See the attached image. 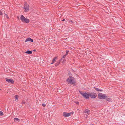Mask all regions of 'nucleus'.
I'll use <instances>...</instances> for the list:
<instances>
[{"instance_id": "nucleus-1", "label": "nucleus", "mask_w": 125, "mask_h": 125, "mask_svg": "<svg viewBox=\"0 0 125 125\" xmlns=\"http://www.w3.org/2000/svg\"><path fill=\"white\" fill-rule=\"evenodd\" d=\"M66 81L68 83H70L72 84H74L75 83V82L74 80V78L71 76H70L67 78Z\"/></svg>"}, {"instance_id": "nucleus-2", "label": "nucleus", "mask_w": 125, "mask_h": 125, "mask_svg": "<svg viewBox=\"0 0 125 125\" xmlns=\"http://www.w3.org/2000/svg\"><path fill=\"white\" fill-rule=\"evenodd\" d=\"M21 16L20 19L22 22L26 23H29L30 21L28 19L25 18L22 15H21Z\"/></svg>"}, {"instance_id": "nucleus-3", "label": "nucleus", "mask_w": 125, "mask_h": 125, "mask_svg": "<svg viewBox=\"0 0 125 125\" xmlns=\"http://www.w3.org/2000/svg\"><path fill=\"white\" fill-rule=\"evenodd\" d=\"M98 96V98L101 99H105L107 97L105 94L101 93H99Z\"/></svg>"}, {"instance_id": "nucleus-4", "label": "nucleus", "mask_w": 125, "mask_h": 125, "mask_svg": "<svg viewBox=\"0 0 125 125\" xmlns=\"http://www.w3.org/2000/svg\"><path fill=\"white\" fill-rule=\"evenodd\" d=\"M97 96L96 94L94 92H91L89 93V96L91 98H95Z\"/></svg>"}, {"instance_id": "nucleus-5", "label": "nucleus", "mask_w": 125, "mask_h": 125, "mask_svg": "<svg viewBox=\"0 0 125 125\" xmlns=\"http://www.w3.org/2000/svg\"><path fill=\"white\" fill-rule=\"evenodd\" d=\"M24 8L25 9L24 11L25 12L28 11L29 10V6L27 3L25 4Z\"/></svg>"}, {"instance_id": "nucleus-6", "label": "nucleus", "mask_w": 125, "mask_h": 125, "mask_svg": "<svg viewBox=\"0 0 125 125\" xmlns=\"http://www.w3.org/2000/svg\"><path fill=\"white\" fill-rule=\"evenodd\" d=\"M83 96L87 99H89V93H87L86 92L84 93V94H83Z\"/></svg>"}, {"instance_id": "nucleus-7", "label": "nucleus", "mask_w": 125, "mask_h": 125, "mask_svg": "<svg viewBox=\"0 0 125 125\" xmlns=\"http://www.w3.org/2000/svg\"><path fill=\"white\" fill-rule=\"evenodd\" d=\"M72 114V113H67L66 112H64L63 113V115L65 117H68L70 116Z\"/></svg>"}, {"instance_id": "nucleus-8", "label": "nucleus", "mask_w": 125, "mask_h": 125, "mask_svg": "<svg viewBox=\"0 0 125 125\" xmlns=\"http://www.w3.org/2000/svg\"><path fill=\"white\" fill-rule=\"evenodd\" d=\"M5 79L6 81L7 82L9 83H11L12 84H13L14 83V81L13 79H9L7 78H6Z\"/></svg>"}, {"instance_id": "nucleus-9", "label": "nucleus", "mask_w": 125, "mask_h": 125, "mask_svg": "<svg viewBox=\"0 0 125 125\" xmlns=\"http://www.w3.org/2000/svg\"><path fill=\"white\" fill-rule=\"evenodd\" d=\"M29 41L31 42H33V39H32L31 38L29 37L25 41V42H26Z\"/></svg>"}, {"instance_id": "nucleus-10", "label": "nucleus", "mask_w": 125, "mask_h": 125, "mask_svg": "<svg viewBox=\"0 0 125 125\" xmlns=\"http://www.w3.org/2000/svg\"><path fill=\"white\" fill-rule=\"evenodd\" d=\"M62 60V58H61L59 61L57 62L55 64V66H57L59 64L60 62V61Z\"/></svg>"}, {"instance_id": "nucleus-11", "label": "nucleus", "mask_w": 125, "mask_h": 125, "mask_svg": "<svg viewBox=\"0 0 125 125\" xmlns=\"http://www.w3.org/2000/svg\"><path fill=\"white\" fill-rule=\"evenodd\" d=\"M56 57H55L53 58L52 60V63H51L52 64H53L56 61Z\"/></svg>"}, {"instance_id": "nucleus-12", "label": "nucleus", "mask_w": 125, "mask_h": 125, "mask_svg": "<svg viewBox=\"0 0 125 125\" xmlns=\"http://www.w3.org/2000/svg\"><path fill=\"white\" fill-rule=\"evenodd\" d=\"M25 53H27V54H31L32 53V52L31 51H30L29 50H28L26 52H25Z\"/></svg>"}, {"instance_id": "nucleus-13", "label": "nucleus", "mask_w": 125, "mask_h": 125, "mask_svg": "<svg viewBox=\"0 0 125 125\" xmlns=\"http://www.w3.org/2000/svg\"><path fill=\"white\" fill-rule=\"evenodd\" d=\"M66 56L67 55H66L65 54L63 56V58H62V60H63V61L62 62H64L65 61V58ZM62 63H63V62H62Z\"/></svg>"}, {"instance_id": "nucleus-14", "label": "nucleus", "mask_w": 125, "mask_h": 125, "mask_svg": "<svg viewBox=\"0 0 125 125\" xmlns=\"http://www.w3.org/2000/svg\"><path fill=\"white\" fill-rule=\"evenodd\" d=\"M90 110L88 109H86L84 111V113H88L89 112Z\"/></svg>"}, {"instance_id": "nucleus-15", "label": "nucleus", "mask_w": 125, "mask_h": 125, "mask_svg": "<svg viewBox=\"0 0 125 125\" xmlns=\"http://www.w3.org/2000/svg\"><path fill=\"white\" fill-rule=\"evenodd\" d=\"M14 120L15 121L16 120V121L19 122L20 120V119L17 118H15L14 119Z\"/></svg>"}, {"instance_id": "nucleus-16", "label": "nucleus", "mask_w": 125, "mask_h": 125, "mask_svg": "<svg viewBox=\"0 0 125 125\" xmlns=\"http://www.w3.org/2000/svg\"><path fill=\"white\" fill-rule=\"evenodd\" d=\"M94 88L96 91H99V88H96L95 87H94Z\"/></svg>"}, {"instance_id": "nucleus-17", "label": "nucleus", "mask_w": 125, "mask_h": 125, "mask_svg": "<svg viewBox=\"0 0 125 125\" xmlns=\"http://www.w3.org/2000/svg\"><path fill=\"white\" fill-rule=\"evenodd\" d=\"M79 92L81 94V95L83 96V94H84V93H83L82 92V91H79Z\"/></svg>"}, {"instance_id": "nucleus-18", "label": "nucleus", "mask_w": 125, "mask_h": 125, "mask_svg": "<svg viewBox=\"0 0 125 125\" xmlns=\"http://www.w3.org/2000/svg\"><path fill=\"white\" fill-rule=\"evenodd\" d=\"M3 112L2 111H0V115L1 116H2L3 115Z\"/></svg>"}, {"instance_id": "nucleus-19", "label": "nucleus", "mask_w": 125, "mask_h": 125, "mask_svg": "<svg viewBox=\"0 0 125 125\" xmlns=\"http://www.w3.org/2000/svg\"><path fill=\"white\" fill-rule=\"evenodd\" d=\"M18 95H16L15 96V98L16 99H18Z\"/></svg>"}, {"instance_id": "nucleus-20", "label": "nucleus", "mask_w": 125, "mask_h": 125, "mask_svg": "<svg viewBox=\"0 0 125 125\" xmlns=\"http://www.w3.org/2000/svg\"><path fill=\"white\" fill-rule=\"evenodd\" d=\"M69 52V51H68V50H66V54H65L66 55H67L68 54V52Z\"/></svg>"}, {"instance_id": "nucleus-21", "label": "nucleus", "mask_w": 125, "mask_h": 125, "mask_svg": "<svg viewBox=\"0 0 125 125\" xmlns=\"http://www.w3.org/2000/svg\"><path fill=\"white\" fill-rule=\"evenodd\" d=\"M69 22L70 23H71V22L72 23H73V21L72 20H69Z\"/></svg>"}, {"instance_id": "nucleus-22", "label": "nucleus", "mask_w": 125, "mask_h": 125, "mask_svg": "<svg viewBox=\"0 0 125 125\" xmlns=\"http://www.w3.org/2000/svg\"><path fill=\"white\" fill-rule=\"evenodd\" d=\"M42 105L43 107H45L46 106V104L44 103L42 104Z\"/></svg>"}, {"instance_id": "nucleus-23", "label": "nucleus", "mask_w": 125, "mask_h": 125, "mask_svg": "<svg viewBox=\"0 0 125 125\" xmlns=\"http://www.w3.org/2000/svg\"><path fill=\"white\" fill-rule=\"evenodd\" d=\"M5 16H6V17L7 19H9V17H8V15L7 14H5Z\"/></svg>"}, {"instance_id": "nucleus-24", "label": "nucleus", "mask_w": 125, "mask_h": 125, "mask_svg": "<svg viewBox=\"0 0 125 125\" xmlns=\"http://www.w3.org/2000/svg\"><path fill=\"white\" fill-rule=\"evenodd\" d=\"M110 100H111V99L110 98H108L107 99V100L108 101H110Z\"/></svg>"}, {"instance_id": "nucleus-25", "label": "nucleus", "mask_w": 125, "mask_h": 125, "mask_svg": "<svg viewBox=\"0 0 125 125\" xmlns=\"http://www.w3.org/2000/svg\"><path fill=\"white\" fill-rule=\"evenodd\" d=\"M25 102L24 101H23L22 102V104H25Z\"/></svg>"}, {"instance_id": "nucleus-26", "label": "nucleus", "mask_w": 125, "mask_h": 125, "mask_svg": "<svg viewBox=\"0 0 125 125\" xmlns=\"http://www.w3.org/2000/svg\"><path fill=\"white\" fill-rule=\"evenodd\" d=\"M75 103L77 104H79V102H75Z\"/></svg>"}, {"instance_id": "nucleus-27", "label": "nucleus", "mask_w": 125, "mask_h": 125, "mask_svg": "<svg viewBox=\"0 0 125 125\" xmlns=\"http://www.w3.org/2000/svg\"><path fill=\"white\" fill-rule=\"evenodd\" d=\"M2 15V12H1L0 10V15Z\"/></svg>"}, {"instance_id": "nucleus-28", "label": "nucleus", "mask_w": 125, "mask_h": 125, "mask_svg": "<svg viewBox=\"0 0 125 125\" xmlns=\"http://www.w3.org/2000/svg\"><path fill=\"white\" fill-rule=\"evenodd\" d=\"M103 91V90L102 89H99V91Z\"/></svg>"}, {"instance_id": "nucleus-29", "label": "nucleus", "mask_w": 125, "mask_h": 125, "mask_svg": "<svg viewBox=\"0 0 125 125\" xmlns=\"http://www.w3.org/2000/svg\"><path fill=\"white\" fill-rule=\"evenodd\" d=\"M65 21V19H63V20H62V21Z\"/></svg>"}, {"instance_id": "nucleus-30", "label": "nucleus", "mask_w": 125, "mask_h": 125, "mask_svg": "<svg viewBox=\"0 0 125 125\" xmlns=\"http://www.w3.org/2000/svg\"><path fill=\"white\" fill-rule=\"evenodd\" d=\"M36 51V50H33V51Z\"/></svg>"}, {"instance_id": "nucleus-31", "label": "nucleus", "mask_w": 125, "mask_h": 125, "mask_svg": "<svg viewBox=\"0 0 125 125\" xmlns=\"http://www.w3.org/2000/svg\"><path fill=\"white\" fill-rule=\"evenodd\" d=\"M19 19V17H17Z\"/></svg>"}, {"instance_id": "nucleus-32", "label": "nucleus", "mask_w": 125, "mask_h": 125, "mask_svg": "<svg viewBox=\"0 0 125 125\" xmlns=\"http://www.w3.org/2000/svg\"><path fill=\"white\" fill-rule=\"evenodd\" d=\"M0 90H1V89H0Z\"/></svg>"}]
</instances>
